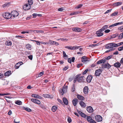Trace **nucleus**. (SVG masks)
I'll return each mask as SVG.
<instances>
[{"instance_id":"nucleus-50","label":"nucleus","mask_w":123,"mask_h":123,"mask_svg":"<svg viewBox=\"0 0 123 123\" xmlns=\"http://www.w3.org/2000/svg\"><path fill=\"white\" fill-rule=\"evenodd\" d=\"M25 109L27 111L29 112H30L32 111L31 109H30V108L28 107H26L25 108Z\"/></svg>"},{"instance_id":"nucleus-37","label":"nucleus","mask_w":123,"mask_h":123,"mask_svg":"<svg viewBox=\"0 0 123 123\" xmlns=\"http://www.w3.org/2000/svg\"><path fill=\"white\" fill-rule=\"evenodd\" d=\"M118 13V12H114L112 13L111 14V15L110 16L113 17L114 16H115L116 15H117Z\"/></svg>"},{"instance_id":"nucleus-57","label":"nucleus","mask_w":123,"mask_h":123,"mask_svg":"<svg viewBox=\"0 0 123 123\" xmlns=\"http://www.w3.org/2000/svg\"><path fill=\"white\" fill-rule=\"evenodd\" d=\"M68 121L69 123H70L71 122L72 120L70 117H69L68 119Z\"/></svg>"},{"instance_id":"nucleus-16","label":"nucleus","mask_w":123,"mask_h":123,"mask_svg":"<svg viewBox=\"0 0 123 123\" xmlns=\"http://www.w3.org/2000/svg\"><path fill=\"white\" fill-rule=\"evenodd\" d=\"M83 92L85 94L88 93V88L87 86H85L83 88Z\"/></svg>"},{"instance_id":"nucleus-61","label":"nucleus","mask_w":123,"mask_h":123,"mask_svg":"<svg viewBox=\"0 0 123 123\" xmlns=\"http://www.w3.org/2000/svg\"><path fill=\"white\" fill-rule=\"evenodd\" d=\"M83 65L82 64H78L77 66V67L78 68H79L81 66H82Z\"/></svg>"},{"instance_id":"nucleus-27","label":"nucleus","mask_w":123,"mask_h":123,"mask_svg":"<svg viewBox=\"0 0 123 123\" xmlns=\"http://www.w3.org/2000/svg\"><path fill=\"white\" fill-rule=\"evenodd\" d=\"M77 97L80 100H84L85 99V98L83 96L79 94H78L77 95Z\"/></svg>"},{"instance_id":"nucleus-42","label":"nucleus","mask_w":123,"mask_h":123,"mask_svg":"<svg viewBox=\"0 0 123 123\" xmlns=\"http://www.w3.org/2000/svg\"><path fill=\"white\" fill-rule=\"evenodd\" d=\"M28 2L29 3V5L31 6V5L33 4V0H28Z\"/></svg>"},{"instance_id":"nucleus-34","label":"nucleus","mask_w":123,"mask_h":123,"mask_svg":"<svg viewBox=\"0 0 123 123\" xmlns=\"http://www.w3.org/2000/svg\"><path fill=\"white\" fill-rule=\"evenodd\" d=\"M42 96L43 97H44L45 98H51V96L49 95V94H43L42 95Z\"/></svg>"},{"instance_id":"nucleus-56","label":"nucleus","mask_w":123,"mask_h":123,"mask_svg":"<svg viewBox=\"0 0 123 123\" xmlns=\"http://www.w3.org/2000/svg\"><path fill=\"white\" fill-rule=\"evenodd\" d=\"M80 116H81L82 117L85 118L86 117V115L82 113Z\"/></svg>"},{"instance_id":"nucleus-59","label":"nucleus","mask_w":123,"mask_h":123,"mask_svg":"<svg viewBox=\"0 0 123 123\" xmlns=\"http://www.w3.org/2000/svg\"><path fill=\"white\" fill-rule=\"evenodd\" d=\"M28 58L31 60L32 59L33 56L32 55H30L28 56Z\"/></svg>"},{"instance_id":"nucleus-47","label":"nucleus","mask_w":123,"mask_h":123,"mask_svg":"<svg viewBox=\"0 0 123 123\" xmlns=\"http://www.w3.org/2000/svg\"><path fill=\"white\" fill-rule=\"evenodd\" d=\"M61 40L62 41H68V40L66 38H61L60 39H58V40Z\"/></svg>"},{"instance_id":"nucleus-54","label":"nucleus","mask_w":123,"mask_h":123,"mask_svg":"<svg viewBox=\"0 0 123 123\" xmlns=\"http://www.w3.org/2000/svg\"><path fill=\"white\" fill-rule=\"evenodd\" d=\"M123 44V42H121L120 43H118L117 44V47H118V46H120L121 45H122Z\"/></svg>"},{"instance_id":"nucleus-18","label":"nucleus","mask_w":123,"mask_h":123,"mask_svg":"<svg viewBox=\"0 0 123 123\" xmlns=\"http://www.w3.org/2000/svg\"><path fill=\"white\" fill-rule=\"evenodd\" d=\"M79 104L82 108H85L86 106V105L83 101H81L79 102Z\"/></svg>"},{"instance_id":"nucleus-60","label":"nucleus","mask_w":123,"mask_h":123,"mask_svg":"<svg viewBox=\"0 0 123 123\" xmlns=\"http://www.w3.org/2000/svg\"><path fill=\"white\" fill-rule=\"evenodd\" d=\"M88 69H86L83 73V74H86L87 72L88 71Z\"/></svg>"},{"instance_id":"nucleus-8","label":"nucleus","mask_w":123,"mask_h":123,"mask_svg":"<svg viewBox=\"0 0 123 123\" xmlns=\"http://www.w3.org/2000/svg\"><path fill=\"white\" fill-rule=\"evenodd\" d=\"M81 61L85 63L86 62H89L90 60H89L88 58L86 57V56H82L81 58Z\"/></svg>"},{"instance_id":"nucleus-5","label":"nucleus","mask_w":123,"mask_h":123,"mask_svg":"<svg viewBox=\"0 0 123 123\" xmlns=\"http://www.w3.org/2000/svg\"><path fill=\"white\" fill-rule=\"evenodd\" d=\"M95 119L97 122H101L102 120V117L100 116L97 115L95 116Z\"/></svg>"},{"instance_id":"nucleus-4","label":"nucleus","mask_w":123,"mask_h":123,"mask_svg":"<svg viewBox=\"0 0 123 123\" xmlns=\"http://www.w3.org/2000/svg\"><path fill=\"white\" fill-rule=\"evenodd\" d=\"M19 14L18 12L17 11H12L11 13L12 17V16L14 18L17 17Z\"/></svg>"},{"instance_id":"nucleus-22","label":"nucleus","mask_w":123,"mask_h":123,"mask_svg":"<svg viewBox=\"0 0 123 123\" xmlns=\"http://www.w3.org/2000/svg\"><path fill=\"white\" fill-rule=\"evenodd\" d=\"M123 24V22H121L117 23L110 25L109 27L110 28L111 27H114L119 25H121Z\"/></svg>"},{"instance_id":"nucleus-38","label":"nucleus","mask_w":123,"mask_h":123,"mask_svg":"<svg viewBox=\"0 0 123 123\" xmlns=\"http://www.w3.org/2000/svg\"><path fill=\"white\" fill-rule=\"evenodd\" d=\"M80 46H73V47L72 46V50H75L76 49H78Z\"/></svg>"},{"instance_id":"nucleus-3","label":"nucleus","mask_w":123,"mask_h":123,"mask_svg":"<svg viewBox=\"0 0 123 123\" xmlns=\"http://www.w3.org/2000/svg\"><path fill=\"white\" fill-rule=\"evenodd\" d=\"M3 17L6 19H9L12 17L11 14L8 12H6L3 14Z\"/></svg>"},{"instance_id":"nucleus-35","label":"nucleus","mask_w":123,"mask_h":123,"mask_svg":"<svg viewBox=\"0 0 123 123\" xmlns=\"http://www.w3.org/2000/svg\"><path fill=\"white\" fill-rule=\"evenodd\" d=\"M122 2H116L114 4V5L116 6H118L121 5L122 4Z\"/></svg>"},{"instance_id":"nucleus-49","label":"nucleus","mask_w":123,"mask_h":123,"mask_svg":"<svg viewBox=\"0 0 123 123\" xmlns=\"http://www.w3.org/2000/svg\"><path fill=\"white\" fill-rule=\"evenodd\" d=\"M39 106L40 107L43 109H44L45 108V107L43 104H41Z\"/></svg>"},{"instance_id":"nucleus-6","label":"nucleus","mask_w":123,"mask_h":123,"mask_svg":"<svg viewBox=\"0 0 123 123\" xmlns=\"http://www.w3.org/2000/svg\"><path fill=\"white\" fill-rule=\"evenodd\" d=\"M101 72V69H99L95 71V75L96 76H98L100 75Z\"/></svg>"},{"instance_id":"nucleus-19","label":"nucleus","mask_w":123,"mask_h":123,"mask_svg":"<svg viewBox=\"0 0 123 123\" xmlns=\"http://www.w3.org/2000/svg\"><path fill=\"white\" fill-rule=\"evenodd\" d=\"M72 103L74 106H75L78 102V100L76 98L74 99L72 101Z\"/></svg>"},{"instance_id":"nucleus-32","label":"nucleus","mask_w":123,"mask_h":123,"mask_svg":"<svg viewBox=\"0 0 123 123\" xmlns=\"http://www.w3.org/2000/svg\"><path fill=\"white\" fill-rule=\"evenodd\" d=\"M57 109V107L55 106H53L52 107V110L54 112H55Z\"/></svg>"},{"instance_id":"nucleus-45","label":"nucleus","mask_w":123,"mask_h":123,"mask_svg":"<svg viewBox=\"0 0 123 123\" xmlns=\"http://www.w3.org/2000/svg\"><path fill=\"white\" fill-rule=\"evenodd\" d=\"M83 6L82 4H80L78 5L77 6L75 7L76 9H79L80 8Z\"/></svg>"},{"instance_id":"nucleus-36","label":"nucleus","mask_w":123,"mask_h":123,"mask_svg":"<svg viewBox=\"0 0 123 123\" xmlns=\"http://www.w3.org/2000/svg\"><path fill=\"white\" fill-rule=\"evenodd\" d=\"M113 57L112 55H110L108 57H104V59L105 60H108L111 58Z\"/></svg>"},{"instance_id":"nucleus-48","label":"nucleus","mask_w":123,"mask_h":123,"mask_svg":"<svg viewBox=\"0 0 123 123\" xmlns=\"http://www.w3.org/2000/svg\"><path fill=\"white\" fill-rule=\"evenodd\" d=\"M118 50L119 51H121L123 50V45L121 47H119L118 49Z\"/></svg>"},{"instance_id":"nucleus-12","label":"nucleus","mask_w":123,"mask_h":123,"mask_svg":"<svg viewBox=\"0 0 123 123\" xmlns=\"http://www.w3.org/2000/svg\"><path fill=\"white\" fill-rule=\"evenodd\" d=\"M102 65L103 66V68L108 69L110 68L111 66L108 63H107L106 64H103Z\"/></svg>"},{"instance_id":"nucleus-24","label":"nucleus","mask_w":123,"mask_h":123,"mask_svg":"<svg viewBox=\"0 0 123 123\" xmlns=\"http://www.w3.org/2000/svg\"><path fill=\"white\" fill-rule=\"evenodd\" d=\"M5 44L7 46H11L12 45V43L11 41L8 40L6 42Z\"/></svg>"},{"instance_id":"nucleus-15","label":"nucleus","mask_w":123,"mask_h":123,"mask_svg":"<svg viewBox=\"0 0 123 123\" xmlns=\"http://www.w3.org/2000/svg\"><path fill=\"white\" fill-rule=\"evenodd\" d=\"M31 96L36 98H37L41 99H42L43 98L42 97L37 94H32L31 95Z\"/></svg>"},{"instance_id":"nucleus-30","label":"nucleus","mask_w":123,"mask_h":123,"mask_svg":"<svg viewBox=\"0 0 123 123\" xmlns=\"http://www.w3.org/2000/svg\"><path fill=\"white\" fill-rule=\"evenodd\" d=\"M81 12L80 11H76L73 12V13H71L70 14V15H77V14H79Z\"/></svg>"},{"instance_id":"nucleus-9","label":"nucleus","mask_w":123,"mask_h":123,"mask_svg":"<svg viewBox=\"0 0 123 123\" xmlns=\"http://www.w3.org/2000/svg\"><path fill=\"white\" fill-rule=\"evenodd\" d=\"M102 31L100 29L97 31L96 33V34L97 35V36L100 37L103 36V33L102 32Z\"/></svg>"},{"instance_id":"nucleus-43","label":"nucleus","mask_w":123,"mask_h":123,"mask_svg":"<svg viewBox=\"0 0 123 123\" xmlns=\"http://www.w3.org/2000/svg\"><path fill=\"white\" fill-rule=\"evenodd\" d=\"M75 84H73V87L72 88V92H74L75 91Z\"/></svg>"},{"instance_id":"nucleus-44","label":"nucleus","mask_w":123,"mask_h":123,"mask_svg":"<svg viewBox=\"0 0 123 123\" xmlns=\"http://www.w3.org/2000/svg\"><path fill=\"white\" fill-rule=\"evenodd\" d=\"M118 38L119 39H122L123 38V32L120 34L118 36Z\"/></svg>"},{"instance_id":"nucleus-26","label":"nucleus","mask_w":123,"mask_h":123,"mask_svg":"<svg viewBox=\"0 0 123 123\" xmlns=\"http://www.w3.org/2000/svg\"><path fill=\"white\" fill-rule=\"evenodd\" d=\"M87 120L88 122L90 123H92L93 120H94L93 119H92L91 117L90 116H87Z\"/></svg>"},{"instance_id":"nucleus-29","label":"nucleus","mask_w":123,"mask_h":123,"mask_svg":"<svg viewBox=\"0 0 123 123\" xmlns=\"http://www.w3.org/2000/svg\"><path fill=\"white\" fill-rule=\"evenodd\" d=\"M26 49L29 50H31V46L29 44H27L26 45Z\"/></svg>"},{"instance_id":"nucleus-53","label":"nucleus","mask_w":123,"mask_h":123,"mask_svg":"<svg viewBox=\"0 0 123 123\" xmlns=\"http://www.w3.org/2000/svg\"><path fill=\"white\" fill-rule=\"evenodd\" d=\"M118 29L120 30L121 31H123V26L119 28Z\"/></svg>"},{"instance_id":"nucleus-14","label":"nucleus","mask_w":123,"mask_h":123,"mask_svg":"<svg viewBox=\"0 0 123 123\" xmlns=\"http://www.w3.org/2000/svg\"><path fill=\"white\" fill-rule=\"evenodd\" d=\"M87 111L89 113H91L93 111L92 107L90 106H88L86 108Z\"/></svg>"},{"instance_id":"nucleus-10","label":"nucleus","mask_w":123,"mask_h":123,"mask_svg":"<svg viewBox=\"0 0 123 123\" xmlns=\"http://www.w3.org/2000/svg\"><path fill=\"white\" fill-rule=\"evenodd\" d=\"M72 30L73 31L79 32L81 31L82 29L78 27L74 28H72Z\"/></svg>"},{"instance_id":"nucleus-51","label":"nucleus","mask_w":123,"mask_h":123,"mask_svg":"<svg viewBox=\"0 0 123 123\" xmlns=\"http://www.w3.org/2000/svg\"><path fill=\"white\" fill-rule=\"evenodd\" d=\"M68 68V66H66L65 67L62 69L63 71H65L67 70Z\"/></svg>"},{"instance_id":"nucleus-28","label":"nucleus","mask_w":123,"mask_h":123,"mask_svg":"<svg viewBox=\"0 0 123 123\" xmlns=\"http://www.w3.org/2000/svg\"><path fill=\"white\" fill-rule=\"evenodd\" d=\"M63 101L64 103L66 105H67L68 104V99L65 98H63Z\"/></svg>"},{"instance_id":"nucleus-31","label":"nucleus","mask_w":123,"mask_h":123,"mask_svg":"<svg viewBox=\"0 0 123 123\" xmlns=\"http://www.w3.org/2000/svg\"><path fill=\"white\" fill-rule=\"evenodd\" d=\"M108 27V26L107 25H105L103 26L100 29L102 31H103L105 29H107Z\"/></svg>"},{"instance_id":"nucleus-46","label":"nucleus","mask_w":123,"mask_h":123,"mask_svg":"<svg viewBox=\"0 0 123 123\" xmlns=\"http://www.w3.org/2000/svg\"><path fill=\"white\" fill-rule=\"evenodd\" d=\"M115 49H110V50H108L106 51L105 52L106 53H108L111 51L114 50H115Z\"/></svg>"},{"instance_id":"nucleus-20","label":"nucleus","mask_w":123,"mask_h":123,"mask_svg":"<svg viewBox=\"0 0 123 123\" xmlns=\"http://www.w3.org/2000/svg\"><path fill=\"white\" fill-rule=\"evenodd\" d=\"M92 79V76L91 75L88 76L86 79V80L87 82L90 83Z\"/></svg>"},{"instance_id":"nucleus-55","label":"nucleus","mask_w":123,"mask_h":123,"mask_svg":"<svg viewBox=\"0 0 123 123\" xmlns=\"http://www.w3.org/2000/svg\"><path fill=\"white\" fill-rule=\"evenodd\" d=\"M65 48L69 50H72V46H66L65 47Z\"/></svg>"},{"instance_id":"nucleus-62","label":"nucleus","mask_w":123,"mask_h":123,"mask_svg":"<svg viewBox=\"0 0 123 123\" xmlns=\"http://www.w3.org/2000/svg\"><path fill=\"white\" fill-rule=\"evenodd\" d=\"M77 77H75V78L74 79V83H75L77 80Z\"/></svg>"},{"instance_id":"nucleus-7","label":"nucleus","mask_w":123,"mask_h":123,"mask_svg":"<svg viewBox=\"0 0 123 123\" xmlns=\"http://www.w3.org/2000/svg\"><path fill=\"white\" fill-rule=\"evenodd\" d=\"M31 7V6L27 4H25L23 6V9L25 10H27L29 9Z\"/></svg>"},{"instance_id":"nucleus-11","label":"nucleus","mask_w":123,"mask_h":123,"mask_svg":"<svg viewBox=\"0 0 123 123\" xmlns=\"http://www.w3.org/2000/svg\"><path fill=\"white\" fill-rule=\"evenodd\" d=\"M77 78V81L79 82H81L84 81L85 78L84 76H81Z\"/></svg>"},{"instance_id":"nucleus-52","label":"nucleus","mask_w":123,"mask_h":123,"mask_svg":"<svg viewBox=\"0 0 123 123\" xmlns=\"http://www.w3.org/2000/svg\"><path fill=\"white\" fill-rule=\"evenodd\" d=\"M32 41L36 42L37 44L38 45H40V42L35 40H32Z\"/></svg>"},{"instance_id":"nucleus-58","label":"nucleus","mask_w":123,"mask_h":123,"mask_svg":"<svg viewBox=\"0 0 123 123\" xmlns=\"http://www.w3.org/2000/svg\"><path fill=\"white\" fill-rule=\"evenodd\" d=\"M36 31L37 33H43L44 32L42 30H37Z\"/></svg>"},{"instance_id":"nucleus-23","label":"nucleus","mask_w":123,"mask_h":123,"mask_svg":"<svg viewBox=\"0 0 123 123\" xmlns=\"http://www.w3.org/2000/svg\"><path fill=\"white\" fill-rule=\"evenodd\" d=\"M121 65V63L119 62L115 63L114 64V66L116 68H119Z\"/></svg>"},{"instance_id":"nucleus-41","label":"nucleus","mask_w":123,"mask_h":123,"mask_svg":"<svg viewBox=\"0 0 123 123\" xmlns=\"http://www.w3.org/2000/svg\"><path fill=\"white\" fill-rule=\"evenodd\" d=\"M16 104L18 105H20L22 104V102L21 101L19 100H18L15 102Z\"/></svg>"},{"instance_id":"nucleus-40","label":"nucleus","mask_w":123,"mask_h":123,"mask_svg":"<svg viewBox=\"0 0 123 123\" xmlns=\"http://www.w3.org/2000/svg\"><path fill=\"white\" fill-rule=\"evenodd\" d=\"M32 15L33 16V17L34 18H35L37 16H41V15L40 14H37V13H33L32 14Z\"/></svg>"},{"instance_id":"nucleus-39","label":"nucleus","mask_w":123,"mask_h":123,"mask_svg":"<svg viewBox=\"0 0 123 123\" xmlns=\"http://www.w3.org/2000/svg\"><path fill=\"white\" fill-rule=\"evenodd\" d=\"M62 52L63 55V57L66 58H65V59H66L68 58V56L66 54V53L65 51H63Z\"/></svg>"},{"instance_id":"nucleus-17","label":"nucleus","mask_w":123,"mask_h":123,"mask_svg":"<svg viewBox=\"0 0 123 123\" xmlns=\"http://www.w3.org/2000/svg\"><path fill=\"white\" fill-rule=\"evenodd\" d=\"M23 63L22 62H20L16 63L15 66V68L16 69H18L19 67Z\"/></svg>"},{"instance_id":"nucleus-25","label":"nucleus","mask_w":123,"mask_h":123,"mask_svg":"<svg viewBox=\"0 0 123 123\" xmlns=\"http://www.w3.org/2000/svg\"><path fill=\"white\" fill-rule=\"evenodd\" d=\"M12 74L11 71L9 70L7 71L4 74V75L5 76H9Z\"/></svg>"},{"instance_id":"nucleus-21","label":"nucleus","mask_w":123,"mask_h":123,"mask_svg":"<svg viewBox=\"0 0 123 123\" xmlns=\"http://www.w3.org/2000/svg\"><path fill=\"white\" fill-rule=\"evenodd\" d=\"M106 62V60L104 58L102 59H101L98 61L97 63V64H99L101 63H104Z\"/></svg>"},{"instance_id":"nucleus-1","label":"nucleus","mask_w":123,"mask_h":123,"mask_svg":"<svg viewBox=\"0 0 123 123\" xmlns=\"http://www.w3.org/2000/svg\"><path fill=\"white\" fill-rule=\"evenodd\" d=\"M117 44L111 43L106 44L105 47L107 49H115L114 47H117Z\"/></svg>"},{"instance_id":"nucleus-2","label":"nucleus","mask_w":123,"mask_h":123,"mask_svg":"<svg viewBox=\"0 0 123 123\" xmlns=\"http://www.w3.org/2000/svg\"><path fill=\"white\" fill-rule=\"evenodd\" d=\"M68 86H64L62 89L60 90L59 93L61 95H63L64 93L66 92L67 91Z\"/></svg>"},{"instance_id":"nucleus-64","label":"nucleus","mask_w":123,"mask_h":123,"mask_svg":"<svg viewBox=\"0 0 123 123\" xmlns=\"http://www.w3.org/2000/svg\"><path fill=\"white\" fill-rule=\"evenodd\" d=\"M68 62L70 63H71V59L70 58H69L68 59Z\"/></svg>"},{"instance_id":"nucleus-63","label":"nucleus","mask_w":123,"mask_h":123,"mask_svg":"<svg viewBox=\"0 0 123 123\" xmlns=\"http://www.w3.org/2000/svg\"><path fill=\"white\" fill-rule=\"evenodd\" d=\"M110 31V30L109 29H107L105 30V33H108Z\"/></svg>"},{"instance_id":"nucleus-33","label":"nucleus","mask_w":123,"mask_h":123,"mask_svg":"<svg viewBox=\"0 0 123 123\" xmlns=\"http://www.w3.org/2000/svg\"><path fill=\"white\" fill-rule=\"evenodd\" d=\"M54 41L51 40H49V41L47 42V44L49 45H53L54 44Z\"/></svg>"},{"instance_id":"nucleus-13","label":"nucleus","mask_w":123,"mask_h":123,"mask_svg":"<svg viewBox=\"0 0 123 123\" xmlns=\"http://www.w3.org/2000/svg\"><path fill=\"white\" fill-rule=\"evenodd\" d=\"M31 100L32 102L36 104L39 105L41 103L40 101L36 99L33 98L31 99Z\"/></svg>"}]
</instances>
